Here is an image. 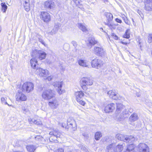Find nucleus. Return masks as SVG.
I'll use <instances>...</instances> for the list:
<instances>
[{"label":"nucleus","instance_id":"2f4dec72","mask_svg":"<svg viewBox=\"0 0 152 152\" xmlns=\"http://www.w3.org/2000/svg\"><path fill=\"white\" fill-rule=\"evenodd\" d=\"M131 143H129V144H130L127 146V148L126 150L124 152H130V151H132L134 150L135 148V145L132 144V142Z\"/></svg>","mask_w":152,"mask_h":152},{"label":"nucleus","instance_id":"4468645a","mask_svg":"<svg viewBox=\"0 0 152 152\" xmlns=\"http://www.w3.org/2000/svg\"><path fill=\"white\" fill-rule=\"evenodd\" d=\"M137 148V150L139 152H149L148 146L144 143H140Z\"/></svg>","mask_w":152,"mask_h":152},{"label":"nucleus","instance_id":"58836bf2","mask_svg":"<svg viewBox=\"0 0 152 152\" xmlns=\"http://www.w3.org/2000/svg\"><path fill=\"white\" fill-rule=\"evenodd\" d=\"M78 27L81 28H86V26L84 24H78Z\"/></svg>","mask_w":152,"mask_h":152},{"label":"nucleus","instance_id":"473e14b6","mask_svg":"<svg viewBox=\"0 0 152 152\" xmlns=\"http://www.w3.org/2000/svg\"><path fill=\"white\" fill-rule=\"evenodd\" d=\"M26 148L28 151L33 152L36 150V147L34 145H28Z\"/></svg>","mask_w":152,"mask_h":152},{"label":"nucleus","instance_id":"f704fd0d","mask_svg":"<svg viewBox=\"0 0 152 152\" xmlns=\"http://www.w3.org/2000/svg\"><path fill=\"white\" fill-rule=\"evenodd\" d=\"M1 11L4 13H5L7 8V7L5 3H2L1 4Z\"/></svg>","mask_w":152,"mask_h":152},{"label":"nucleus","instance_id":"1a4fd4ad","mask_svg":"<svg viewBox=\"0 0 152 152\" xmlns=\"http://www.w3.org/2000/svg\"><path fill=\"white\" fill-rule=\"evenodd\" d=\"M63 83L62 81H56L52 83V85L60 94H61L64 92V90L61 89Z\"/></svg>","mask_w":152,"mask_h":152},{"label":"nucleus","instance_id":"5701e85b","mask_svg":"<svg viewBox=\"0 0 152 152\" xmlns=\"http://www.w3.org/2000/svg\"><path fill=\"white\" fill-rule=\"evenodd\" d=\"M105 16L107 18V25L109 26H112V25L110 23V22L113 19V17L112 14L110 13H106L105 14Z\"/></svg>","mask_w":152,"mask_h":152},{"label":"nucleus","instance_id":"bf43d9fd","mask_svg":"<svg viewBox=\"0 0 152 152\" xmlns=\"http://www.w3.org/2000/svg\"><path fill=\"white\" fill-rule=\"evenodd\" d=\"M83 135L84 136H85V137H87V134H86L85 133H83Z\"/></svg>","mask_w":152,"mask_h":152},{"label":"nucleus","instance_id":"680f3d73","mask_svg":"<svg viewBox=\"0 0 152 152\" xmlns=\"http://www.w3.org/2000/svg\"><path fill=\"white\" fill-rule=\"evenodd\" d=\"M13 152H23L21 151H13Z\"/></svg>","mask_w":152,"mask_h":152},{"label":"nucleus","instance_id":"774afa93","mask_svg":"<svg viewBox=\"0 0 152 152\" xmlns=\"http://www.w3.org/2000/svg\"><path fill=\"white\" fill-rule=\"evenodd\" d=\"M102 30H103V29H102Z\"/></svg>","mask_w":152,"mask_h":152},{"label":"nucleus","instance_id":"ea45409f","mask_svg":"<svg viewBox=\"0 0 152 152\" xmlns=\"http://www.w3.org/2000/svg\"><path fill=\"white\" fill-rule=\"evenodd\" d=\"M57 29H52L50 32L49 34L51 35H53L55 34L57 31Z\"/></svg>","mask_w":152,"mask_h":152},{"label":"nucleus","instance_id":"79ce46f5","mask_svg":"<svg viewBox=\"0 0 152 152\" xmlns=\"http://www.w3.org/2000/svg\"><path fill=\"white\" fill-rule=\"evenodd\" d=\"M111 36H112L113 38L115 40H117L118 39V37L114 33H112L111 34Z\"/></svg>","mask_w":152,"mask_h":152},{"label":"nucleus","instance_id":"6e6552de","mask_svg":"<svg viewBox=\"0 0 152 152\" xmlns=\"http://www.w3.org/2000/svg\"><path fill=\"white\" fill-rule=\"evenodd\" d=\"M84 93L82 91H79L75 93V96L77 101L79 104L83 106H84L86 103L82 100L83 97L84 96Z\"/></svg>","mask_w":152,"mask_h":152},{"label":"nucleus","instance_id":"2eb2a0df","mask_svg":"<svg viewBox=\"0 0 152 152\" xmlns=\"http://www.w3.org/2000/svg\"><path fill=\"white\" fill-rule=\"evenodd\" d=\"M107 94L110 98L115 100L120 99L121 98L118 96L117 92L115 90L109 91L108 92Z\"/></svg>","mask_w":152,"mask_h":152},{"label":"nucleus","instance_id":"72a5a7b5","mask_svg":"<svg viewBox=\"0 0 152 152\" xmlns=\"http://www.w3.org/2000/svg\"><path fill=\"white\" fill-rule=\"evenodd\" d=\"M64 149L67 152H74V151L73 148L72 146H65L64 147Z\"/></svg>","mask_w":152,"mask_h":152},{"label":"nucleus","instance_id":"a18cd8bd","mask_svg":"<svg viewBox=\"0 0 152 152\" xmlns=\"http://www.w3.org/2000/svg\"><path fill=\"white\" fill-rule=\"evenodd\" d=\"M80 148L83 151H87V150L86 148L84 146L81 145L80 146Z\"/></svg>","mask_w":152,"mask_h":152},{"label":"nucleus","instance_id":"f8f14e48","mask_svg":"<svg viewBox=\"0 0 152 152\" xmlns=\"http://www.w3.org/2000/svg\"><path fill=\"white\" fill-rule=\"evenodd\" d=\"M36 72L40 76L44 77H46L49 74V72L47 70L44 69L40 67L37 68Z\"/></svg>","mask_w":152,"mask_h":152},{"label":"nucleus","instance_id":"09e8293b","mask_svg":"<svg viewBox=\"0 0 152 152\" xmlns=\"http://www.w3.org/2000/svg\"><path fill=\"white\" fill-rule=\"evenodd\" d=\"M53 77L52 76L48 77L46 78L49 81H50L53 78Z\"/></svg>","mask_w":152,"mask_h":152},{"label":"nucleus","instance_id":"338daca9","mask_svg":"<svg viewBox=\"0 0 152 152\" xmlns=\"http://www.w3.org/2000/svg\"><path fill=\"white\" fill-rule=\"evenodd\" d=\"M108 38L109 39H110V37H109V36H108Z\"/></svg>","mask_w":152,"mask_h":152},{"label":"nucleus","instance_id":"c03bdc74","mask_svg":"<svg viewBox=\"0 0 152 152\" xmlns=\"http://www.w3.org/2000/svg\"><path fill=\"white\" fill-rule=\"evenodd\" d=\"M149 42H152V34H150L148 37Z\"/></svg>","mask_w":152,"mask_h":152},{"label":"nucleus","instance_id":"4be33fe9","mask_svg":"<svg viewBox=\"0 0 152 152\" xmlns=\"http://www.w3.org/2000/svg\"><path fill=\"white\" fill-rule=\"evenodd\" d=\"M44 7L46 9H53L54 7V2L52 1H46L44 3Z\"/></svg>","mask_w":152,"mask_h":152},{"label":"nucleus","instance_id":"b1692460","mask_svg":"<svg viewBox=\"0 0 152 152\" xmlns=\"http://www.w3.org/2000/svg\"><path fill=\"white\" fill-rule=\"evenodd\" d=\"M115 146L116 143L114 142L109 144L106 147V151L107 152H114Z\"/></svg>","mask_w":152,"mask_h":152},{"label":"nucleus","instance_id":"a211bd4d","mask_svg":"<svg viewBox=\"0 0 152 152\" xmlns=\"http://www.w3.org/2000/svg\"><path fill=\"white\" fill-rule=\"evenodd\" d=\"M48 104L51 108L56 109L58 107L59 103L58 100L54 98L49 102Z\"/></svg>","mask_w":152,"mask_h":152},{"label":"nucleus","instance_id":"f3484780","mask_svg":"<svg viewBox=\"0 0 152 152\" xmlns=\"http://www.w3.org/2000/svg\"><path fill=\"white\" fill-rule=\"evenodd\" d=\"M94 51L96 54L99 56H104L105 54V52L101 47H95Z\"/></svg>","mask_w":152,"mask_h":152},{"label":"nucleus","instance_id":"a19ab883","mask_svg":"<svg viewBox=\"0 0 152 152\" xmlns=\"http://www.w3.org/2000/svg\"><path fill=\"white\" fill-rule=\"evenodd\" d=\"M54 152H64V149L62 148H59L56 150Z\"/></svg>","mask_w":152,"mask_h":152},{"label":"nucleus","instance_id":"8fccbe9b","mask_svg":"<svg viewBox=\"0 0 152 152\" xmlns=\"http://www.w3.org/2000/svg\"><path fill=\"white\" fill-rule=\"evenodd\" d=\"M125 18L124 19V22H125V23L127 24H129V21L128 20L127 18Z\"/></svg>","mask_w":152,"mask_h":152},{"label":"nucleus","instance_id":"3c124183","mask_svg":"<svg viewBox=\"0 0 152 152\" xmlns=\"http://www.w3.org/2000/svg\"><path fill=\"white\" fill-rule=\"evenodd\" d=\"M116 21L118 23H121V20L118 18H116L115 19Z\"/></svg>","mask_w":152,"mask_h":152},{"label":"nucleus","instance_id":"bb28decb","mask_svg":"<svg viewBox=\"0 0 152 152\" xmlns=\"http://www.w3.org/2000/svg\"><path fill=\"white\" fill-rule=\"evenodd\" d=\"M88 45L90 47H91L92 45H94L97 43L96 41L95 40L94 37L92 36L88 38Z\"/></svg>","mask_w":152,"mask_h":152},{"label":"nucleus","instance_id":"c756f323","mask_svg":"<svg viewBox=\"0 0 152 152\" xmlns=\"http://www.w3.org/2000/svg\"><path fill=\"white\" fill-rule=\"evenodd\" d=\"M138 119L137 114L136 113H133L129 118V120L131 122H134L136 121Z\"/></svg>","mask_w":152,"mask_h":152},{"label":"nucleus","instance_id":"e433bc0d","mask_svg":"<svg viewBox=\"0 0 152 152\" xmlns=\"http://www.w3.org/2000/svg\"><path fill=\"white\" fill-rule=\"evenodd\" d=\"M123 37L127 39H129L130 37V31L129 29H127L124 34L123 36Z\"/></svg>","mask_w":152,"mask_h":152},{"label":"nucleus","instance_id":"cd10ccee","mask_svg":"<svg viewBox=\"0 0 152 152\" xmlns=\"http://www.w3.org/2000/svg\"><path fill=\"white\" fill-rule=\"evenodd\" d=\"M23 6L25 10L26 11L30 10V4L29 0H23Z\"/></svg>","mask_w":152,"mask_h":152},{"label":"nucleus","instance_id":"6ab92c4d","mask_svg":"<svg viewBox=\"0 0 152 152\" xmlns=\"http://www.w3.org/2000/svg\"><path fill=\"white\" fill-rule=\"evenodd\" d=\"M67 124L69 128L73 129L74 130L76 128V122L73 119L68 118L67 120Z\"/></svg>","mask_w":152,"mask_h":152},{"label":"nucleus","instance_id":"9d476101","mask_svg":"<svg viewBox=\"0 0 152 152\" xmlns=\"http://www.w3.org/2000/svg\"><path fill=\"white\" fill-rule=\"evenodd\" d=\"M103 64L102 61L98 59H94L91 62V66L93 68L98 69L100 68Z\"/></svg>","mask_w":152,"mask_h":152},{"label":"nucleus","instance_id":"c9c22d12","mask_svg":"<svg viewBox=\"0 0 152 152\" xmlns=\"http://www.w3.org/2000/svg\"><path fill=\"white\" fill-rule=\"evenodd\" d=\"M102 136V134L100 132H97L95 134V139L96 140H98Z\"/></svg>","mask_w":152,"mask_h":152},{"label":"nucleus","instance_id":"423d86ee","mask_svg":"<svg viewBox=\"0 0 152 152\" xmlns=\"http://www.w3.org/2000/svg\"><path fill=\"white\" fill-rule=\"evenodd\" d=\"M31 55L32 57L37 58L39 60H42L45 58L46 54L43 51L34 50L32 51Z\"/></svg>","mask_w":152,"mask_h":152},{"label":"nucleus","instance_id":"69168bd1","mask_svg":"<svg viewBox=\"0 0 152 152\" xmlns=\"http://www.w3.org/2000/svg\"><path fill=\"white\" fill-rule=\"evenodd\" d=\"M132 20L134 22V20H133V19H132Z\"/></svg>","mask_w":152,"mask_h":152},{"label":"nucleus","instance_id":"603ef678","mask_svg":"<svg viewBox=\"0 0 152 152\" xmlns=\"http://www.w3.org/2000/svg\"><path fill=\"white\" fill-rule=\"evenodd\" d=\"M39 41L40 42H41L43 45H44L45 46V43L44 41L42 39H39Z\"/></svg>","mask_w":152,"mask_h":152},{"label":"nucleus","instance_id":"e2e57ef3","mask_svg":"<svg viewBox=\"0 0 152 152\" xmlns=\"http://www.w3.org/2000/svg\"><path fill=\"white\" fill-rule=\"evenodd\" d=\"M62 126L63 127H64V125H62Z\"/></svg>","mask_w":152,"mask_h":152},{"label":"nucleus","instance_id":"5fc2aeb1","mask_svg":"<svg viewBox=\"0 0 152 152\" xmlns=\"http://www.w3.org/2000/svg\"><path fill=\"white\" fill-rule=\"evenodd\" d=\"M82 31L84 33H87L88 31L87 29H82Z\"/></svg>","mask_w":152,"mask_h":152},{"label":"nucleus","instance_id":"20e7f679","mask_svg":"<svg viewBox=\"0 0 152 152\" xmlns=\"http://www.w3.org/2000/svg\"><path fill=\"white\" fill-rule=\"evenodd\" d=\"M49 134L50 135L49 140L51 142L58 141L61 135V133L57 129H53L50 132Z\"/></svg>","mask_w":152,"mask_h":152},{"label":"nucleus","instance_id":"4c0bfd02","mask_svg":"<svg viewBox=\"0 0 152 152\" xmlns=\"http://www.w3.org/2000/svg\"><path fill=\"white\" fill-rule=\"evenodd\" d=\"M7 98L6 97H1V103L2 104L4 105L7 104L9 106H11L12 105H10L7 103L6 102Z\"/></svg>","mask_w":152,"mask_h":152},{"label":"nucleus","instance_id":"0eeeda50","mask_svg":"<svg viewBox=\"0 0 152 152\" xmlns=\"http://www.w3.org/2000/svg\"><path fill=\"white\" fill-rule=\"evenodd\" d=\"M34 85L31 82H26L24 83L22 86V91L26 93H29L33 89Z\"/></svg>","mask_w":152,"mask_h":152},{"label":"nucleus","instance_id":"052dcab7","mask_svg":"<svg viewBox=\"0 0 152 152\" xmlns=\"http://www.w3.org/2000/svg\"><path fill=\"white\" fill-rule=\"evenodd\" d=\"M140 95L139 93H138L137 94V96L138 97H139L140 96Z\"/></svg>","mask_w":152,"mask_h":152},{"label":"nucleus","instance_id":"dca6fc26","mask_svg":"<svg viewBox=\"0 0 152 152\" xmlns=\"http://www.w3.org/2000/svg\"><path fill=\"white\" fill-rule=\"evenodd\" d=\"M116 105L114 103H111L107 105L104 108V111L106 113H109L113 112L115 109Z\"/></svg>","mask_w":152,"mask_h":152},{"label":"nucleus","instance_id":"9b49d317","mask_svg":"<svg viewBox=\"0 0 152 152\" xmlns=\"http://www.w3.org/2000/svg\"><path fill=\"white\" fill-rule=\"evenodd\" d=\"M15 98L17 101L21 102L26 101L27 99V97L22 91H18L15 96Z\"/></svg>","mask_w":152,"mask_h":152},{"label":"nucleus","instance_id":"f257e3e1","mask_svg":"<svg viewBox=\"0 0 152 152\" xmlns=\"http://www.w3.org/2000/svg\"><path fill=\"white\" fill-rule=\"evenodd\" d=\"M115 111L116 119L120 121L124 117V115L128 113V111L125 108V107L121 103H117Z\"/></svg>","mask_w":152,"mask_h":152},{"label":"nucleus","instance_id":"c85d7f7f","mask_svg":"<svg viewBox=\"0 0 152 152\" xmlns=\"http://www.w3.org/2000/svg\"><path fill=\"white\" fill-rule=\"evenodd\" d=\"M35 139L36 140L40 143L44 144L45 142V139L40 135L36 136L35 137Z\"/></svg>","mask_w":152,"mask_h":152},{"label":"nucleus","instance_id":"37998d69","mask_svg":"<svg viewBox=\"0 0 152 152\" xmlns=\"http://www.w3.org/2000/svg\"><path fill=\"white\" fill-rule=\"evenodd\" d=\"M61 26V24L58 23H55V24L54 27L56 28H58Z\"/></svg>","mask_w":152,"mask_h":152},{"label":"nucleus","instance_id":"6e6d98bb","mask_svg":"<svg viewBox=\"0 0 152 152\" xmlns=\"http://www.w3.org/2000/svg\"><path fill=\"white\" fill-rule=\"evenodd\" d=\"M121 43L124 45H126L128 43L125 42L123 41H121Z\"/></svg>","mask_w":152,"mask_h":152},{"label":"nucleus","instance_id":"864d4df0","mask_svg":"<svg viewBox=\"0 0 152 152\" xmlns=\"http://www.w3.org/2000/svg\"><path fill=\"white\" fill-rule=\"evenodd\" d=\"M22 110L23 111V112L24 113H25L28 110L27 109H26L25 108V107H22Z\"/></svg>","mask_w":152,"mask_h":152},{"label":"nucleus","instance_id":"393cba45","mask_svg":"<svg viewBox=\"0 0 152 152\" xmlns=\"http://www.w3.org/2000/svg\"><path fill=\"white\" fill-rule=\"evenodd\" d=\"M30 60V64L31 67L34 69H36L39 67L37 66V60L36 58L33 57Z\"/></svg>","mask_w":152,"mask_h":152},{"label":"nucleus","instance_id":"f03ea898","mask_svg":"<svg viewBox=\"0 0 152 152\" xmlns=\"http://www.w3.org/2000/svg\"><path fill=\"white\" fill-rule=\"evenodd\" d=\"M81 87L84 90L87 89V86H91L93 83V80L89 77H85L81 79L80 81Z\"/></svg>","mask_w":152,"mask_h":152},{"label":"nucleus","instance_id":"412c9836","mask_svg":"<svg viewBox=\"0 0 152 152\" xmlns=\"http://www.w3.org/2000/svg\"><path fill=\"white\" fill-rule=\"evenodd\" d=\"M145 9L148 11H152V0H146L145 4Z\"/></svg>","mask_w":152,"mask_h":152},{"label":"nucleus","instance_id":"a878e982","mask_svg":"<svg viewBox=\"0 0 152 152\" xmlns=\"http://www.w3.org/2000/svg\"><path fill=\"white\" fill-rule=\"evenodd\" d=\"M78 62L79 64L81 66L87 67L88 66L87 61L84 59H79L78 61Z\"/></svg>","mask_w":152,"mask_h":152},{"label":"nucleus","instance_id":"ddd939ff","mask_svg":"<svg viewBox=\"0 0 152 152\" xmlns=\"http://www.w3.org/2000/svg\"><path fill=\"white\" fill-rule=\"evenodd\" d=\"M40 18L44 22H48L51 19L50 14L46 12H42L41 13Z\"/></svg>","mask_w":152,"mask_h":152},{"label":"nucleus","instance_id":"49530a36","mask_svg":"<svg viewBox=\"0 0 152 152\" xmlns=\"http://www.w3.org/2000/svg\"><path fill=\"white\" fill-rule=\"evenodd\" d=\"M73 1L75 3L77 6H78L79 7H80L78 6L79 4H80V3L79 1H78L77 0H73Z\"/></svg>","mask_w":152,"mask_h":152},{"label":"nucleus","instance_id":"13d9d810","mask_svg":"<svg viewBox=\"0 0 152 152\" xmlns=\"http://www.w3.org/2000/svg\"><path fill=\"white\" fill-rule=\"evenodd\" d=\"M137 12L141 16V14H142V13L141 11L139 10H138Z\"/></svg>","mask_w":152,"mask_h":152},{"label":"nucleus","instance_id":"7ed1b4c3","mask_svg":"<svg viewBox=\"0 0 152 152\" xmlns=\"http://www.w3.org/2000/svg\"><path fill=\"white\" fill-rule=\"evenodd\" d=\"M53 91L50 89H46L42 90L41 96L45 100H48L55 97Z\"/></svg>","mask_w":152,"mask_h":152},{"label":"nucleus","instance_id":"0e129e2a","mask_svg":"<svg viewBox=\"0 0 152 152\" xmlns=\"http://www.w3.org/2000/svg\"><path fill=\"white\" fill-rule=\"evenodd\" d=\"M104 0V1H107L108 0Z\"/></svg>","mask_w":152,"mask_h":152},{"label":"nucleus","instance_id":"de8ad7c7","mask_svg":"<svg viewBox=\"0 0 152 152\" xmlns=\"http://www.w3.org/2000/svg\"><path fill=\"white\" fill-rule=\"evenodd\" d=\"M72 44L76 48L77 46V44L76 42L73 41L72 42Z\"/></svg>","mask_w":152,"mask_h":152},{"label":"nucleus","instance_id":"aec40b11","mask_svg":"<svg viewBox=\"0 0 152 152\" xmlns=\"http://www.w3.org/2000/svg\"><path fill=\"white\" fill-rule=\"evenodd\" d=\"M28 121L31 124H34L37 125H41L42 124V121L39 119H37L36 117L29 118Z\"/></svg>","mask_w":152,"mask_h":152},{"label":"nucleus","instance_id":"7c9ffc66","mask_svg":"<svg viewBox=\"0 0 152 152\" xmlns=\"http://www.w3.org/2000/svg\"><path fill=\"white\" fill-rule=\"evenodd\" d=\"M124 146L123 145H117L115 147L114 152H121L123 149Z\"/></svg>","mask_w":152,"mask_h":152},{"label":"nucleus","instance_id":"39448f33","mask_svg":"<svg viewBox=\"0 0 152 152\" xmlns=\"http://www.w3.org/2000/svg\"><path fill=\"white\" fill-rule=\"evenodd\" d=\"M116 138L118 140L129 143L134 141L135 140L134 137L132 136H129L120 134H117L116 136Z\"/></svg>","mask_w":152,"mask_h":152},{"label":"nucleus","instance_id":"4d7b16f0","mask_svg":"<svg viewBox=\"0 0 152 152\" xmlns=\"http://www.w3.org/2000/svg\"><path fill=\"white\" fill-rule=\"evenodd\" d=\"M121 17L124 20V19H125V18H126V17L125 15H122Z\"/></svg>","mask_w":152,"mask_h":152}]
</instances>
